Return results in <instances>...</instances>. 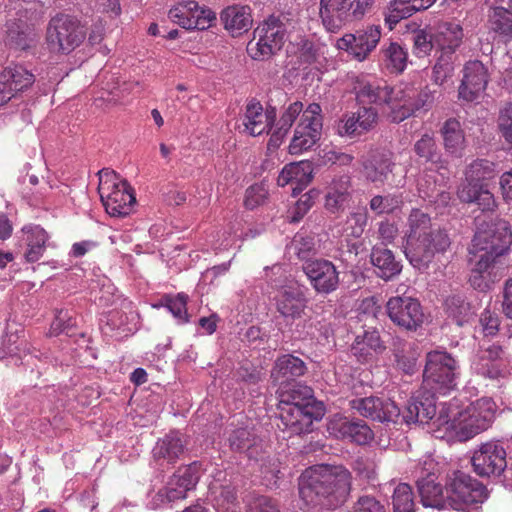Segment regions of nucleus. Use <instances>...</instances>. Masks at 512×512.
<instances>
[{
    "instance_id": "nucleus-1",
    "label": "nucleus",
    "mask_w": 512,
    "mask_h": 512,
    "mask_svg": "<svg viewBox=\"0 0 512 512\" xmlns=\"http://www.w3.org/2000/svg\"><path fill=\"white\" fill-rule=\"evenodd\" d=\"M458 369L457 360L444 349H435L426 354L423 388L430 394L412 397L402 415L405 423L425 424L435 418L437 408L434 395H446L456 388Z\"/></svg>"
},
{
    "instance_id": "nucleus-2",
    "label": "nucleus",
    "mask_w": 512,
    "mask_h": 512,
    "mask_svg": "<svg viewBox=\"0 0 512 512\" xmlns=\"http://www.w3.org/2000/svg\"><path fill=\"white\" fill-rule=\"evenodd\" d=\"M451 241L447 232L432 222L431 216L413 208L406 220L402 249L410 264L427 268L437 254L444 253Z\"/></svg>"
},
{
    "instance_id": "nucleus-3",
    "label": "nucleus",
    "mask_w": 512,
    "mask_h": 512,
    "mask_svg": "<svg viewBox=\"0 0 512 512\" xmlns=\"http://www.w3.org/2000/svg\"><path fill=\"white\" fill-rule=\"evenodd\" d=\"M497 412L498 406L491 397L484 396L461 407L458 400L453 399L442 405L433 424L438 428L443 427L459 441H467L489 429Z\"/></svg>"
},
{
    "instance_id": "nucleus-4",
    "label": "nucleus",
    "mask_w": 512,
    "mask_h": 512,
    "mask_svg": "<svg viewBox=\"0 0 512 512\" xmlns=\"http://www.w3.org/2000/svg\"><path fill=\"white\" fill-rule=\"evenodd\" d=\"M512 244V230L505 220L479 227L473 237L470 253L475 257L469 281L481 291L488 290L494 282L491 269L496 258L508 253Z\"/></svg>"
},
{
    "instance_id": "nucleus-5",
    "label": "nucleus",
    "mask_w": 512,
    "mask_h": 512,
    "mask_svg": "<svg viewBox=\"0 0 512 512\" xmlns=\"http://www.w3.org/2000/svg\"><path fill=\"white\" fill-rule=\"evenodd\" d=\"M351 488V473L326 464L307 468L299 478V495L307 507H332L343 502Z\"/></svg>"
},
{
    "instance_id": "nucleus-6",
    "label": "nucleus",
    "mask_w": 512,
    "mask_h": 512,
    "mask_svg": "<svg viewBox=\"0 0 512 512\" xmlns=\"http://www.w3.org/2000/svg\"><path fill=\"white\" fill-rule=\"evenodd\" d=\"M264 273L266 281L274 289L270 292V298L277 312L288 320L301 318L308 303L303 287L287 277L285 267L281 264L265 267Z\"/></svg>"
},
{
    "instance_id": "nucleus-7",
    "label": "nucleus",
    "mask_w": 512,
    "mask_h": 512,
    "mask_svg": "<svg viewBox=\"0 0 512 512\" xmlns=\"http://www.w3.org/2000/svg\"><path fill=\"white\" fill-rule=\"evenodd\" d=\"M98 192L106 212L114 217L130 214L136 201L127 182L107 169L99 172Z\"/></svg>"
},
{
    "instance_id": "nucleus-8",
    "label": "nucleus",
    "mask_w": 512,
    "mask_h": 512,
    "mask_svg": "<svg viewBox=\"0 0 512 512\" xmlns=\"http://www.w3.org/2000/svg\"><path fill=\"white\" fill-rule=\"evenodd\" d=\"M395 105L389 118L392 122L399 123L414 115L429 111L435 100L437 91L425 87L417 90L411 85L400 84L395 86Z\"/></svg>"
},
{
    "instance_id": "nucleus-9",
    "label": "nucleus",
    "mask_w": 512,
    "mask_h": 512,
    "mask_svg": "<svg viewBox=\"0 0 512 512\" xmlns=\"http://www.w3.org/2000/svg\"><path fill=\"white\" fill-rule=\"evenodd\" d=\"M85 38V26L69 15H57L48 24L46 39L53 51L69 54L79 47Z\"/></svg>"
},
{
    "instance_id": "nucleus-10",
    "label": "nucleus",
    "mask_w": 512,
    "mask_h": 512,
    "mask_svg": "<svg viewBox=\"0 0 512 512\" xmlns=\"http://www.w3.org/2000/svg\"><path fill=\"white\" fill-rule=\"evenodd\" d=\"M374 0H320V18L330 33L338 32L347 22L362 18Z\"/></svg>"
},
{
    "instance_id": "nucleus-11",
    "label": "nucleus",
    "mask_w": 512,
    "mask_h": 512,
    "mask_svg": "<svg viewBox=\"0 0 512 512\" xmlns=\"http://www.w3.org/2000/svg\"><path fill=\"white\" fill-rule=\"evenodd\" d=\"M446 509L464 510L470 504L487 498L486 488L470 475L456 471L449 477L446 488Z\"/></svg>"
},
{
    "instance_id": "nucleus-12",
    "label": "nucleus",
    "mask_w": 512,
    "mask_h": 512,
    "mask_svg": "<svg viewBox=\"0 0 512 512\" xmlns=\"http://www.w3.org/2000/svg\"><path fill=\"white\" fill-rule=\"evenodd\" d=\"M511 363L512 356L505 347L491 344L477 351L473 357L471 369L485 379L501 383L509 377Z\"/></svg>"
},
{
    "instance_id": "nucleus-13",
    "label": "nucleus",
    "mask_w": 512,
    "mask_h": 512,
    "mask_svg": "<svg viewBox=\"0 0 512 512\" xmlns=\"http://www.w3.org/2000/svg\"><path fill=\"white\" fill-rule=\"evenodd\" d=\"M323 116L321 106L309 104L301 114L288 150L291 155H300L311 150L321 138Z\"/></svg>"
},
{
    "instance_id": "nucleus-14",
    "label": "nucleus",
    "mask_w": 512,
    "mask_h": 512,
    "mask_svg": "<svg viewBox=\"0 0 512 512\" xmlns=\"http://www.w3.org/2000/svg\"><path fill=\"white\" fill-rule=\"evenodd\" d=\"M285 28L279 19L270 17L261 23L254 31V38L257 41L249 42L247 52L254 60L262 61L269 59L284 44Z\"/></svg>"
},
{
    "instance_id": "nucleus-15",
    "label": "nucleus",
    "mask_w": 512,
    "mask_h": 512,
    "mask_svg": "<svg viewBox=\"0 0 512 512\" xmlns=\"http://www.w3.org/2000/svg\"><path fill=\"white\" fill-rule=\"evenodd\" d=\"M279 409L281 425L279 424L278 427L287 430L290 434L310 432L313 422L324 416L322 404L280 405Z\"/></svg>"
},
{
    "instance_id": "nucleus-16",
    "label": "nucleus",
    "mask_w": 512,
    "mask_h": 512,
    "mask_svg": "<svg viewBox=\"0 0 512 512\" xmlns=\"http://www.w3.org/2000/svg\"><path fill=\"white\" fill-rule=\"evenodd\" d=\"M507 452L501 441L482 443L472 456L475 473L481 477L499 476L507 467Z\"/></svg>"
},
{
    "instance_id": "nucleus-17",
    "label": "nucleus",
    "mask_w": 512,
    "mask_h": 512,
    "mask_svg": "<svg viewBox=\"0 0 512 512\" xmlns=\"http://www.w3.org/2000/svg\"><path fill=\"white\" fill-rule=\"evenodd\" d=\"M168 18L186 30H205L212 26L216 14L210 8L188 0L174 5L168 12Z\"/></svg>"
},
{
    "instance_id": "nucleus-18",
    "label": "nucleus",
    "mask_w": 512,
    "mask_h": 512,
    "mask_svg": "<svg viewBox=\"0 0 512 512\" xmlns=\"http://www.w3.org/2000/svg\"><path fill=\"white\" fill-rule=\"evenodd\" d=\"M387 315L397 326L415 331L424 322V313L420 302L410 296H394L386 303Z\"/></svg>"
},
{
    "instance_id": "nucleus-19",
    "label": "nucleus",
    "mask_w": 512,
    "mask_h": 512,
    "mask_svg": "<svg viewBox=\"0 0 512 512\" xmlns=\"http://www.w3.org/2000/svg\"><path fill=\"white\" fill-rule=\"evenodd\" d=\"M138 320L132 302L123 300L121 309H113L101 319V330L105 335L124 338L137 330Z\"/></svg>"
},
{
    "instance_id": "nucleus-20",
    "label": "nucleus",
    "mask_w": 512,
    "mask_h": 512,
    "mask_svg": "<svg viewBox=\"0 0 512 512\" xmlns=\"http://www.w3.org/2000/svg\"><path fill=\"white\" fill-rule=\"evenodd\" d=\"M380 38L381 27L372 25L355 34H345L336 41V47L348 52L358 61H363L376 48Z\"/></svg>"
},
{
    "instance_id": "nucleus-21",
    "label": "nucleus",
    "mask_w": 512,
    "mask_h": 512,
    "mask_svg": "<svg viewBox=\"0 0 512 512\" xmlns=\"http://www.w3.org/2000/svg\"><path fill=\"white\" fill-rule=\"evenodd\" d=\"M302 268L310 285L318 294L328 295L338 288L339 272L331 261L313 259L306 261Z\"/></svg>"
},
{
    "instance_id": "nucleus-22",
    "label": "nucleus",
    "mask_w": 512,
    "mask_h": 512,
    "mask_svg": "<svg viewBox=\"0 0 512 512\" xmlns=\"http://www.w3.org/2000/svg\"><path fill=\"white\" fill-rule=\"evenodd\" d=\"M351 408L361 416L379 422H396L400 417V409L389 398L369 396L353 399Z\"/></svg>"
},
{
    "instance_id": "nucleus-23",
    "label": "nucleus",
    "mask_w": 512,
    "mask_h": 512,
    "mask_svg": "<svg viewBox=\"0 0 512 512\" xmlns=\"http://www.w3.org/2000/svg\"><path fill=\"white\" fill-rule=\"evenodd\" d=\"M434 466L435 463L432 459L424 461V466L420 468V475L417 479L418 491L424 507L435 508L438 511L446 510V496H443V489L436 482L435 473L430 471Z\"/></svg>"
},
{
    "instance_id": "nucleus-24",
    "label": "nucleus",
    "mask_w": 512,
    "mask_h": 512,
    "mask_svg": "<svg viewBox=\"0 0 512 512\" xmlns=\"http://www.w3.org/2000/svg\"><path fill=\"white\" fill-rule=\"evenodd\" d=\"M276 120L275 108H264L256 100L247 103L241 117L243 132L250 136H260L268 133Z\"/></svg>"
},
{
    "instance_id": "nucleus-25",
    "label": "nucleus",
    "mask_w": 512,
    "mask_h": 512,
    "mask_svg": "<svg viewBox=\"0 0 512 512\" xmlns=\"http://www.w3.org/2000/svg\"><path fill=\"white\" fill-rule=\"evenodd\" d=\"M488 83L485 66L478 60L469 61L463 69V79L459 86V98L472 102L479 98Z\"/></svg>"
},
{
    "instance_id": "nucleus-26",
    "label": "nucleus",
    "mask_w": 512,
    "mask_h": 512,
    "mask_svg": "<svg viewBox=\"0 0 512 512\" xmlns=\"http://www.w3.org/2000/svg\"><path fill=\"white\" fill-rule=\"evenodd\" d=\"M209 497L213 511L205 502L197 501L182 512H241L235 489L230 486H218L212 483L209 487Z\"/></svg>"
},
{
    "instance_id": "nucleus-27",
    "label": "nucleus",
    "mask_w": 512,
    "mask_h": 512,
    "mask_svg": "<svg viewBox=\"0 0 512 512\" xmlns=\"http://www.w3.org/2000/svg\"><path fill=\"white\" fill-rule=\"evenodd\" d=\"M377 112L371 107H361L354 113L344 114L336 123V133L341 137H356L368 132L376 123Z\"/></svg>"
},
{
    "instance_id": "nucleus-28",
    "label": "nucleus",
    "mask_w": 512,
    "mask_h": 512,
    "mask_svg": "<svg viewBox=\"0 0 512 512\" xmlns=\"http://www.w3.org/2000/svg\"><path fill=\"white\" fill-rule=\"evenodd\" d=\"M354 92L360 104H386L390 112L395 105V87L381 85L376 81L370 82L364 77L356 79Z\"/></svg>"
},
{
    "instance_id": "nucleus-29",
    "label": "nucleus",
    "mask_w": 512,
    "mask_h": 512,
    "mask_svg": "<svg viewBox=\"0 0 512 512\" xmlns=\"http://www.w3.org/2000/svg\"><path fill=\"white\" fill-rule=\"evenodd\" d=\"M199 467L196 462L185 467H180L169 478L165 486L166 496L174 501L185 499L188 491L194 489L198 483Z\"/></svg>"
},
{
    "instance_id": "nucleus-30",
    "label": "nucleus",
    "mask_w": 512,
    "mask_h": 512,
    "mask_svg": "<svg viewBox=\"0 0 512 512\" xmlns=\"http://www.w3.org/2000/svg\"><path fill=\"white\" fill-rule=\"evenodd\" d=\"M34 81L32 72L19 64H9L0 71V84L5 90H9L11 99L31 87Z\"/></svg>"
},
{
    "instance_id": "nucleus-31",
    "label": "nucleus",
    "mask_w": 512,
    "mask_h": 512,
    "mask_svg": "<svg viewBox=\"0 0 512 512\" xmlns=\"http://www.w3.org/2000/svg\"><path fill=\"white\" fill-rule=\"evenodd\" d=\"M313 168L310 162L300 161L286 164L280 171L277 184L281 187L295 185L293 195L300 193L312 180Z\"/></svg>"
},
{
    "instance_id": "nucleus-32",
    "label": "nucleus",
    "mask_w": 512,
    "mask_h": 512,
    "mask_svg": "<svg viewBox=\"0 0 512 512\" xmlns=\"http://www.w3.org/2000/svg\"><path fill=\"white\" fill-rule=\"evenodd\" d=\"M220 20L232 36H240L252 26L251 8L240 4L227 6L220 13Z\"/></svg>"
},
{
    "instance_id": "nucleus-33",
    "label": "nucleus",
    "mask_w": 512,
    "mask_h": 512,
    "mask_svg": "<svg viewBox=\"0 0 512 512\" xmlns=\"http://www.w3.org/2000/svg\"><path fill=\"white\" fill-rule=\"evenodd\" d=\"M463 29L457 23L445 22L438 26L434 34L436 52L439 55L455 57L454 54L462 43Z\"/></svg>"
},
{
    "instance_id": "nucleus-34",
    "label": "nucleus",
    "mask_w": 512,
    "mask_h": 512,
    "mask_svg": "<svg viewBox=\"0 0 512 512\" xmlns=\"http://www.w3.org/2000/svg\"><path fill=\"white\" fill-rule=\"evenodd\" d=\"M152 453L159 465L174 464L184 453V443L181 434L172 431L165 435L157 441Z\"/></svg>"
},
{
    "instance_id": "nucleus-35",
    "label": "nucleus",
    "mask_w": 512,
    "mask_h": 512,
    "mask_svg": "<svg viewBox=\"0 0 512 512\" xmlns=\"http://www.w3.org/2000/svg\"><path fill=\"white\" fill-rule=\"evenodd\" d=\"M306 365L300 358L286 354L275 361L271 377L279 386L293 382L295 378L304 375Z\"/></svg>"
},
{
    "instance_id": "nucleus-36",
    "label": "nucleus",
    "mask_w": 512,
    "mask_h": 512,
    "mask_svg": "<svg viewBox=\"0 0 512 512\" xmlns=\"http://www.w3.org/2000/svg\"><path fill=\"white\" fill-rule=\"evenodd\" d=\"M385 346L376 329L369 328L358 334L351 346L353 355L360 362L368 361L373 355L380 354Z\"/></svg>"
},
{
    "instance_id": "nucleus-37",
    "label": "nucleus",
    "mask_w": 512,
    "mask_h": 512,
    "mask_svg": "<svg viewBox=\"0 0 512 512\" xmlns=\"http://www.w3.org/2000/svg\"><path fill=\"white\" fill-rule=\"evenodd\" d=\"M457 196L464 203H475L483 212H494L498 207L494 194L484 185H461Z\"/></svg>"
},
{
    "instance_id": "nucleus-38",
    "label": "nucleus",
    "mask_w": 512,
    "mask_h": 512,
    "mask_svg": "<svg viewBox=\"0 0 512 512\" xmlns=\"http://www.w3.org/2000/svg\"><path fill=\"white\" fill-rule=\"evenodd\" d=\"M436 0H394L390 3L385 21L390 29L402 19L411 17L414 13L426 10L434 4Z\"/></svg>"
},
{
    "instance_id": "nucleus-39",
    "label": "nucleus",
    "mask_w": 512,
    "mask_h": 512,
    "mask_svg": "<svg viewBox=\"0 0 512 512\" xmlns=\"http://www.w3.org/2000/svg\"><path fill=\"white\" fill-rule=\"evenodd\" d=\"M277 393L279 395V405L319 404L314 400L313 391L310 387L294 381L279 386Z\"/></svg>"
},
{
    "instance_id": "nucleus-40",
    "label": "nucleus",
    "mask_w": 512,
    "mask_h": 512,
    "mask_svg": "<svg viewBox=\"0 0 512 512\" xmlns=\"http://www.w3.org/2000/svg\"><path fill=\"white\" fill-rule=\"evenodd\" d=\"M23 232L26 234L27 242L25 258L28 262H36L43 256L49 236L39 225H27Z\"/></svg>"
},
{
    "instance_id": "nucleus-41",
    "label": "nucleus",
    "mask_w": 512,
    "mask_h": 512,
    "mask_svg": "<svg viewBox=\"0 0 512 512\" xmlns=\"http://www.w3.org/2000/svg\"><path fill=\"white\" fill-rule=\"evenodd\" d=\"M371 262L377 269V275L384 280H390L402 270V265L395 260L392 251L384 248H373Z\"/></svg>"
},
{
    "instance_id": "nucleus-42",
    "label": "nucleus",
    "mask_w": 512,
    "mask_h": 512,
    "mask_svg": "<svg viewBox=\"0 0 512 512\" xmlns=\"http://www.w3.org/2000/svg\"><path fill=\"white\" fill-rule=\"evenodd\" d=\"M393 165L388 155L374 154L363 162V173L368 181L383 184L392 172Z\"/></svg>"
},
{
    "instance_id": "nucleus-43",
    "label": "nucleus",
    "mask_w": 512,
    "mask_h": 512,
    "mask_svg": "<svg viewBox=\"0 0 512 512\" xmlns=\"http://www.w3.org/2000/svg\"><path fill=\"white\" fill-rule=\"evenodd\" d=\"M382 60L391 73H402L408 64V52L398 42L385 43L381 49Z\"/></svg>"
},
{
    "instance_id": "nucleus-44",
    "label": "nucleus",
    "mask_w": 512,
    "mask_h": 512,
    "mask_svg": "<svg viewBox=\"0 0 512 512\" xmlns=\"http://www.w3.org/2000/svg\"><path fill=\"white\" fill-rule=\"evenodd\" d=\"M303 104L299 101L291 103L282 113L276 124V129L272 133L269 145L277 148L283 141L284 137L290 130L297 117L303 114Z\"/></svg>"
},
{
    "instance_id": "nucleus-45",
    "label": "nucleus",
    "mask_w": 512,
    "mask_h": 512,
    "mask_svg": "<svg viewBox=\"0 0 512 512\" xmlns=\"http://www.w3.org/2000/svg\"><path fill=\"white\" fill-rule=\"evenodd\" d=\"M441 132L446 151L451 155L461 157L465 148V137L459 121L448 119Z\"/></svg>"
},
{
    "instance_id": "nucleus-46",
    "label": "nucleus",
    "mask_w": 512,
    "mask_h": 512,
    "mask_svg": "<svg viewBox=\"0 0 512 512\" xmlns=\"http://www.w3.org/2000/svg\"><path fill=\"white\" fill-rule=\"evenodd\" d=\"M496 163L488 159H476L469 164L465 171L463 185H484L483 182L495 177Z\"/></svg>"
},
{
    "instance_id": "nucleus-47",
    "label": "nucleus",
    "mask_w": 512,
    "mask_h": 512,
    "mask_svg": "<svg viewBox=\"0 0 512 512\" xmlns=\"http://www.w3.org/2000/svg\"><path fill=\"white\" fill-rule=\"evenodd\" d=\"M351 180L347 175L340 176L331 182L329 192L326 195V207L329 209H338L342 207L350 198Z\"/></svg>"
},
{
    "instance_id": "nucleus-48",
    "label": "nucleus",
    "mask_w": 512,
    "mask_h": 512,
    "mask_svg": "<svg viewBox=\"0 0 512 512\" xmlns=\"http://www.w3.org/2000/svg\"><path fill=\"white\" fill-rule=\"evenodd\" d=\"M488 24L491 30L500 37L512 38V12L500 6L493 7L488 15Z\"/></svg>"
},
{
    "instance_id": "nucleus-49",
    "label": "nucleus",
    "mask_w": 512,
    "mask_h": 512,
    "mask_svg": "<svg viewBox=\"0 0 512 512\" xmlns=\"http://www.w3.org/2000/svg\"><path fill=\"white\" fill-rule=\"evenodd\" d=\"M7 41L16 48L25 50L30 47L34 33L23 21L9 20L6 24Z\"/></svg>"
},
{
    "instance_id": "nucleus-50",
    "label": "nucleus",
    "mask_w": 512,
    "mask_h": 512,
    "mask_svg": "<svg viewBox=\"0 0 512 512\" xmlns=\"http://www.w3.org/2000/svg\"><path fill=\"white\" fill-rule=\"evenodd\" d=\"M394 356L397 367L406 374H412L416 366V354L412 352V344L397 339L394 342Z\"/></svg>"
},
{
    "instance_id": "nucleus-51",
    "label": "nucleus",
    "mask_w": 512,
    "mask_h": 512,
    "mask_svg": "<svg viewBox=\"0 0 512 512\" xmlns=\"http://www.w3.org/2000/svg\"><path fill=\"white\" fill-rule=\"evenodd\" d=\"M9 328L10 326L8 325L7 332L2 338L0 359L20 356L22 350L25 351L27 346L25 341L20 340L19 332L23 333V330L16 329L15 331H10Z\"/></svg>"
},
{
    "instance_id": "nucleus-52",
    "label": "nucleus",
    "mask_w": 512,
    "mask_h": 512,
    "mask_svg": "<svg viewBox=\"0 0 512 512\" xmlns=\"http://www.w3.org/2000/svg\"><path fill=\"white\" fill-rule=\"evenodd\" d=\"M445 307L448 316L459 326L466 323L472 315L470 304L459 295L447 298Z\"/></svg>"
},
{
    "instance_id": "nucleus-53",
    "label": "nucleus",
    "mask_w": 512,
    "mask_h": 512,
    "mask_svg": "<svg viewBox=\"0 0 512 512\" xmlns=\"http://www.w3.org/2000/svg\"><path fill=\"white\" fill-rule=\"evenodd\" d=\"M289 250L304 263L312 261L311 256L315 253L314 238L304 233H297L290 243Z\"/></svg>"
},
{
    "instance_id": "nucleus-54",
    "label": "nucleus",
    "mask_w": 512,
    "mask_h": 512,
    "mask_svg": "<svg viewBox=\"0 0 512 512\" xmlns=\"http://www.w3.org/2000/svg\"><path fill=\"white\" fill-rule=\"evenodd\" d=\"M392 504L394 512H413L412 488L406 483L397 485L394 489Z\"/></svg>"
},
{
    "instance_id": "nucleus-55",
    "label": "nucleus",
    "mask_w": 512,
    "mask_h": 512,
    "mask_svg": "<svg viewBox=\"0 0 512 512\" xmlns=\"http://www.w3.org/2000/svg\"><path fill=\"white\" fill-rule=\"evenodd\" d=\"M455 57L439 55L432 69L431 79L436 85H443L454 73Z\"/></svg>"
},
{
    "instance_id": "nucleus-56",
    "label": "nucleus",
    "mask_w": 512,
    "mask_h": 512,
    "mask_svg": "<svg viewBox=\"0 0 512 512\" xmlns=\"http://www.w3.org/2000/svg\"><path fill=\"white\" fill-rule=\"evenodd\" d=\"M401 197L398 195H376L370 200V209L377 215L391 214L400 207Z\"/></svg>"
},
{
    "instance_id": "nucleus-57",
    "label": "nucleus",
    "mask_w": 512,
    "mask_h": 512,
    "mask_svg": "<svg viewBox=\"0 0 512 512\" xmlns=\"http://www.w3.org/2000/svg\"><path fill=\"white\" fill-rule=\"evenodd\" d=\"M497 128L501 138L512 150V102L506 103L499 111Z\"/></svg>"
},
{
    "instance_id": "nucleus-58",
    "label": "nucleus",
    "mask_w": 512,
    "mask_h": 512,
    "mask_svg": "<svg viewBox=\"0 0 512 512\" xmlns=\"http://www.w3.org/2000/svg\"><path fill=\"white\" fill-rule=\"evenodd\" d=\"M75 325L74 313L68 309H56L54 319L50 325V336H57L67 332Z\"/></svg>"
},
{
    "instance_id": "nucleus-59",
    "label": "nucleus",
    "mask_w": 512,
    "mask_h": 512,
    "mask_svg": "<svg viewBox=\"0 0 512 512\" xmlns=\"http://www.w3.org/2000/svg\"><path fill=\"white\" fill-rule=\"evenodd\" d=\"M354 422L355 420H350L341 414H335L327 422V431L336 439L346 440Z\"/></svg>"
},
{
    "instance_id": "nucleus-60",
    "label": "nucleus",
    "mask_w": 512,
    "mask_h": 512,
    "mask_svg": "<svg viewBox=\"0 0 512 512\" xmlns=\"http://www.w3.org/2000/svg\"><path fill=\"white\" fill-rule=\"evenodd\" d=\"M187 295L179 293L166 300V307L178 323L184 324L188 321Z\"/></svg>"
},
{
    "instance_id": "nucleus-61",
    "label": "nucleus",
    "mask_w": 512,
    "mask_h": 512,
    "mask_svg": "<svg viewBox=\"0 0 512 512\" xmlns=\"http://www.w3.org/2000/svg\"><path fill=\"white\" fill-rule=\"evenodd\" d=\"M435 48L434 34L431 35L425 30H418L413 34V53L421 58L428 56Z\"/></svg>"
},
{
    "instance_id": "nucleus-62",
    "label": "nucleus",
    "mask_w": 512,
    "mask_h": 512,
    "mask_svg": "<svg viewBox=\"0 0 512 512\" xmlns=\"http://www.w3.org/2000/svg\"><path fill=\"white\" fill-rule=\"evenodd\" d=\"M346 440L358 445H366L373 439V432L370 427L362 420H355L352 428L349 430Z\"/></svg>"
},
{
    "instance_id": "nucleus-63",
    "label": "nucleus",
    "mask_w": 512,
    "mask_h": 512,
    "mask_svg": "<svg viewBox=\"0 0 512 512\" xmlns=\"http://www.w3.org/2000/svg\"><path fill=\"white\" fill-rule=\"evenodd\" d=\"M268 188L265 183H257L250 186L245 194V206L248 209H254L263 204L268 197Z\"/></svg>"
},
{
    "instance_id": "nucleus-64",
    "label": "nucleus",
    "mask_w": 512,
    "mask_h": 512,
    "mask_svg": "<svg viewBox=\"0 0 512 512\" xmlns=\"http://www.w3.org/2000/svg\"><path fill=\"white\" fill-rule=\"evenodd\" d=\"M319 156L323 164H336L339 166H348L354 159L351 154L344 153L334 147L322 149Z\"/></svg>"
}]
</instances>
